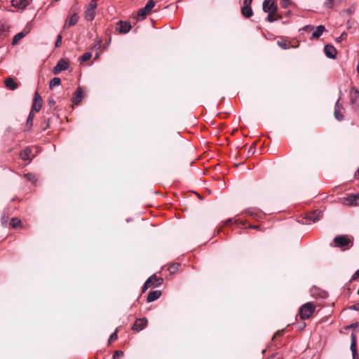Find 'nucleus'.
<instances>
[{"label":"nucleus","mask_w":359,"mask_h":359,"mask_svg":"<svg viewBox=\"0 0 359 359\" xmlns=\"http://www.w3.org/2000/svg\"><path fill=\"white\" fill-rule=\"evenodd\" d=\"M316 309L313 304L308 302L302 305L299 311V314L301 319H307L311 316Z\"/></svg>","instance_id":"obj_1"},{"label":"nucleus","mask_w":359,"mask_h":359,"mask_svg":"<svg viewBox=\"0 0 359 359\" xmlns=\"http://www.w3.org/2000/svg\"><path fill=\"white\" fill-rule=\"evenodd\" d=\"M97 7V0H91L84 11V18L88 21L94 20Z\"/></svg>","instance_id":"obj_2"},{"label":"nucleus","mask_w":359,"mask_h":359,"mask_svg":"<svg viewBox=\"0 0 359 359\" xmlns=\"http://www.w3.org/2000/svg\"><path fill=\"white\" fill-rule=\"evenodd\" d=\"M163 283V279L156 277V275L150 276L145 282L142 292H145L150 287H158Z\"/></svg>","instance_id":"obj_3"},{"label":"nucleus","mask_w":359,"mask_h":359,"mask_svg":"<svg viewBox=\"0 0 359 359\" xmlns=\"http://www.w3.org/2000/svg\"><path fill=\"white\" fill-rule=\"evenodd\" d=\"M155 2L153 0H149L145 6L140 9L137 12V17L144 19L146 15L150 13L151 9L154 7Z\"/></svg>","instance_id":"obj_4"},{"label":"nucleus","mask_w":359,"mask_h":359,"mask_svg":"<svg viewBox=\"0 0 359 359\" xmlns=\"http://www.w3.org/2000/svg\"><path fill=\"white\" fill-rule=\"evenodd\" d=\"M68 67L69 62L65 59H61L57 62V65L54 67L53 72L54 74H58L62 71L67 69Z\"/></svg>","instance_id":"obj_5"},{"label":"nucleus","mask_w":359,"mask_h":359,"mask_svg":"<svg viewBox=\"0 0 359 359\" xmlns=\"http://www.w3.org/2000/svg\"><path fill=\"white\" fill-rule=\"evenodd\" d=\"M343 203L350 206L359 205V194L350 195L348 197L344 198Z\"/></svg>","instance_id":"obj_6"},{"label":"nucleus","mask_w":359,"mask_h":359,"mask_svg":"<svg viewBox=\"0 0 359 359\" xmlns=\"http://www.w3.org/2000/svg\"><path fill=\"white\" fill-rule=\"evenodd\" d=\"M41 106H42V98L39 95V93L37 92H36L34 94V97L33 100V103H32L31 111H34H34L38 112L41 109Z\"/></svg>","instance_id":"obj_7"},{"label":"nucleus","mask_w":359,"mask_h":359,"mask_svg":"<svg viewBox=\"0 0 359 359\" xmlns=\"http://www.w3.org/2000/svg\"><path fill=\"white\" fill-rule=\"evenodd\" d=\"M263 10L266 13L277 12V6L272 0H265L263 2Z\"/></svg>","instance_id":"obj_8"},{"label":"nucleus","mask_w":359,"mask_h":359,"mask_svg":"<svg viewBox=\"0 0 359 359\" xmlns=\"http://www.w3.org/2000/svg\"><path fill=\"white\" fill-rule=\"evenodd\" d=\"M147 324V320L145 318L137 319L132 329L136 332L143 330Z\"/></svg>","instance_id":"obj_9"},{"label":"nucleus","mask_w":359,"mask_h":359,"mask_svg":"<svg viewBox=\"0 0 359 359\" xmlns=\"http://www.w3.org/2000/svg\"><path fill=\"white\" fill-rule=\"evenodd\" d=\"M350 95L354 107L359 110V91L357 89L353 88L350 92Z\"/></svg>","instance_id":"obj_10"},{"label":"nucleus","mask_w":359,"mask_h":359,"mask_svg":"<svg viewBox=\"0 0 359 359\" xmlns=\"http://www.w3.org/2000/svg\"><path fill=\"white\" fill-rule=\"evenodd\" d=\"M335 246L337 247H345L351 242L350 239L346 236H337L334 239Z\"/></svg>","instance_id":"obj_11"},{"label":"nucleus","mask_w":359,"mask_h":359,"mask_svg":"<svg viewBox=\"0 0 359 359\" xmlns=\"http://www.w3.org/2000/svg\"><path fill=\"white\" fill-rule=\"evenodd\" d=\"M131 29V25L129 22L119 21L116 25V29L123 34L128 32Z\"/></svg>","instance_id":"obj_12"},{"label":"nucleus","mask_w":359,"mask_h":359,"mask_svg":"<svg viewBox=\"0 0 359 359\" xmlns=\"http://www.w3.org/2000/svg\"><path fill=\"white\" fill-rule=\"evenodd\" d=\"M79 17L78 14H76V13H74V14L69 15L65 22V24L64 25V29H66L67 27L75 25L77 23V22L79 21Z\"/></svg>","instance_id":"obj_13"},{"label":"nucleus","mask_w":359,"mask_h":359,"mask_svg":"<svg viewBox=\"0 0 359 359\" xmlns=\"http://www.w3.org/2000/svg\"><path fill=\"white\" fill-rule=\"evenodd\" d=\"M325 55L332 59H335L337 56V50L332 45H326L324 48Z\"/></svg>","instance_id":"obj_14"},{"label":"nucleus","mask_w":359,"mask_h":359,"mask_svg":"<svg viewBox=\"0 0 359 359\" xmlns=\"http://www.w3.org/2000/svg\"><path fill=\"white\" fill-rule=\"evenodd\" d=\"M4 83L6 88L11 90H15L18 87V84L11 77L6 78Z\"/></svg>","instance_id":"obj_15"},{"label":"nucleus","mask_w":359,"mask_h":359,"mask_svg":"<svg viewBox=\"0 0 359 359\" xmlns=\"http://www.w3.org/2000/svg\"><path fill=\"white\" fill-rule=\"evenodd\" d=\"M244 6H243L242 9H241V12H242V14L243 15V16H245V18H250L252 15V10L251 8V6H250V4H246V3H244Z\"/></svg>","instance_id":"obj_16"},{"label":"nucleus","mask_w":359,"mask_h":359,"mask_svg":"<svg viewBox=\"0 0 359 359\" xmlns=\"http://www.w3.org/2000/svg\"><path fill=\"white\" fill-rule=\"evenodd\" d=\"M83 99V91L81 88H79L74 93V96L72 97V102L77 104H79Z\"/></svg>","instance_id":"obj_17"},{"label":"nucleus","mask_w":359,"mask_h":359,"mask_svg":"<svg viewBox=\"0 0 359 359\" xmlns=\"http://www.w3.org/2000/svg\"><path fill=\"white\" fill-rule=\"evenodd\" d=\"M161 292L159 290H155V291L150 292L148 294L147 300L148 302H154V301L158 299L161 297Z\"/></svg>","instance_id":"obj_18"},{"label":"nucleus","mask_w":359,"mask_h":359,"mask_svg":"<svg viewBox=\"0 0 359 359\" xmlns=\"http://www.w3.org/2000/svg\"><path fill=\"white\" fill-rule=\"evenodd\" d=\"M13 6L22 9L26 7L27 5V0H12L11 1Z\"/></svg>","instance_id":"obj_19"},{"label":"nucleus","mask_w":359,"mask_h":359,"mask_svg":"<svg viewBox=\"0 0 359 359\" xmlns=\"http://www.w3.org/2000/svg\"><path fill=\"white\" fill-rule=\"evenodd\" d=\"M325 27L323 25H319L316 29L313 32L311 39H318L325 32Z\"/></svg>","instance_id":"obj_20"},{"label":"nucleus","mask_w":359,"mask_h":359,"mask_svg":"<svg viewBox=\"0 0 359 359\" xmlns=\"http://www.w3.org/2000/svg\"><path fill=\"white\" fill-rule=\"evenodd\" d=\"M351 351L352 352V355H355V354H358L357 353V348H356V344H357V337L355 336V334L354 333H352L351 334Z\"/></svg>","instance_id":"obj_21"},{"label":"nucleus","mask_w":359,"mask_h":359,"mask_svg":"<svg viewBox=\"0 0 359 359\" xmlns=\"http://www.w3.org/2000/svg\"><path fill=\"white\" fill-rule=\"evenodd\" d=\"M31 149L26 148L20 152V158L22 160H30L31 159Z\"/></svg>","instance_id":"obj_22"},{"label":"nucleus","mask_w":359,"mask_h":359,"mask_svg":"<svg viewBox=\"0 0 359 359\" xmlns=\"http://www.w3.org/2000/svg\"><path fill=\"white\" fill-rule=\"evenodd\" d=\"M28 32H29L28 31H26V32L23 31V32H21L17 34L16 35H15V36L13 39L12 43L13 45L18 43L20 39H22L23 37H25L27 34Z\"/></svg>","instance_id":"obj_23"},{"label":"nucleus","mask_w":359,"mask_h":359,"mask_svg":"<svg viewBox=\"0 0 359 359\" xmlns=\"http://www.w3.org/2000/svg\"><path fill=\"white\" fill-rule=\"evenodd\" d=\"M277 44L282 49H288L290 48H296L297 46L290 45V43L286 41H278Z\"/></svg>","instance_id":"obj_24"},{"label":"nucleus","mask_w":359,"mask_h":359,"mask_svg":"<svg viewBox=\"0 0 359 359\" xmlns=\"http://www.w3.org/2000/svg\"><path fill=\"white\" fill-rule=\"evenodd\" d=\"M342 0H325V2H324V6L326 7V8H333L335 5L339 4L341 2Z\"/></svg>","instance_id":"obj_25"},{"label":"nucleus","mask_w":359,"mask_h":359,"mask_svg":"<svg viewBox=\"0 0 359 359\" xmlns=\"http://www.w3.org/2000/svg\"><path fill=\"white\" fill-rule=\"evenodd\" d=\"M334 116L338 121H341L343 119V115L340 112L339 107V100L336 103L335 110H334Z\"/></svg>","instance_id":"obj_26"},{"label":"nucleus","mask_w":359,"mask_h":359,"mask_svg":"<svg viewBox=\"0 0 359 359\" xmlns=\"http://www.w3.org/2000/svg\"><path fill=\"white\" fill-rule=\"evenodd\" d=\"M277 12L268 13L267 20L270 22H274L275 20L279 19V17H276Z\"/></svg>","instance_id":"obj_27"},{"label":"nucleus","mask_w":359,"mask_h":359,"mask_svg":"<svg viewBox=\"0 0 359 359\" xmlns=\"http://www.w3.org/2000/svg\"><path fill=\"white\" fill-rule=\"evenodd\" d=\"M60 79L58 78V77H55L53 78L50 81V88H53L55 86H57L60 84Z\"/></svg>","instance_id":"obj_28"},{"label":"nucleus","mask_w":359,"mask_h":359,"mask_svg":"<svg viewBox=\"0 0 359 359\" xmlns=\"http://www.w3.org/2000/svg\"><path fill=\"white\" fill-rule=\"evenodd\" d=\"M179 267L180 264L178 263H175L169 266L168 270L170 273H174L179 269Z\"/></svg>","instance_id":"obj_29"},{"label":"nucleus","mask_w":359,"mask_h":359,"mask_svg":"<svg viewBox=\"0 0 359 359\" xmlns=\"http://www.w3.org/2000/svg\"><path fill=\"white\" fill-rule=\"evenodd\" d=\"M21 222L18 218H13L10 222V224L12 227L15 228L18 226L20 224Z\"/></svg>","instance_id":"obj_30"},{"label":"nucleus","mask_w":359,"mask_h":359,"mask_svg":"<svg viewBox=\"0 0 359 359\" xmlns=\"http://www.w3.org/2000/svg\"><path fill=\"white\" fill-rule=\"evenodd\" d=\"M92 54L90 53H86L80 57V60L81 62H85L90 60Z\"/></svg>","instance_id":"obj_31"},{"label":"nucleus","mask_w":359,"mask_h":359,"mask_svg":"<svg viewBox=\"0 0 359 359\" xmlns=\"http://www.w3.org/2000/svg\"><path fill=\"white\" fill-rule=\"evenodd\" d=\"M280 4L282 7L287 8L292 4L291 0H281Z\"/></svg>","instance_id":"obj_32"},{"label":"nucleus","mask_w":359,"mask_h":359,"mask_svg":"<svg viewBox=\"0 0 359 359\" xmlns=\"http://www.w3.org/2000/svg\"><path fill=\"white\" fill-rule=\"evenodd\" d=\"M117 339V331L116 330L110 337L109 339V344H110L111 341L116 340Z\"/></svg>","instance_id":"obj_33"},{"label":"nucleus","mask_w":359,"mask_h":359,"mask_svg":"<svg viewBox=\"0 0 359 359\" xmlns=\"http://www.w3.org/2000/svg\"><path fill=\"white\" fill-rule=\"evenodd\" d=\"M33 118H34V111H31L29 112V116L27 118V124H30V125L32 124Z\"/></svg>","instance_id":"obj_34"},{"label":"nucleus","mask_w":359,"mask_h":359,"mask_svg":"<svg viewBox=\"0 0 359 359\" xmlns=\"http://www.w3.org/2000/svg\"><path fill=\"white\" fill-rule=\"evenodd\" d=\"M62 36L61 34H59L57 36V40L55 41V46L56 47H59L60 46L61 43H62Z\"/></svg>","instance_id":"obj_35"},{"label":"nucleus","mask_w":359,"mask_h":359,"mask_svg":"<svg viewBox=\"0 0 359 359\" xmlns=\"http://www.w3.org/2000/svg\"><path fill=\"white\" fill-rule=\"evenodd\" d=\"M123 355V351H116L114 353L113 358L114 359H116V358H118L119 357L122 356Z\"/></svg>","instance_id":"obj_36"},{"label":"nucleus","mask_w":359,"mask_h":359,"mask_svg":"<svg viewBox=\"0 0 359 359\" xmlns=\"http://www.w3.org/2000/svg\"><path fill=\"white\" fill-rule=\"evenodd\" d=\"M320 215H321V212L320 211L316 212L315 217L313 219H312L313 222H316V221H318L320 219Z\"/></svg>","instance_id":"obj_37"},{"label":"nucleus","mask_w":359,"mask_h":359,"mask_svg":"<svg viewBox=\"0 0 359 359\" xmlns=\"http://www.w3.org/2000/svg\"><path fill=\"white\" fill-rule=\"evenodd\" d=\"M346 36V34L345 32L342 33L341 36L337 39V42H341Z\"/></svg>","instance_id":"obj_38"},{"label":"nucleus","mask_w":359,"mask_h":359,"mask_svg":"<svg viewBox=\"0 0 359 359\" xmlns=\"http://www.w3.org/2000/svg\"><path fill=\"white\" fill-rule=\"evenodd\" d=\"M358 326V323H353V324H351V325H348V326L346 327V329H353V328L357 327Z\"/></svg>","instance_id":"obj_39"},{"label":"nucleus","mask_w":359,"mask_h":359,"mask_svg":"<svg viewBox=\"0 0 359 359\" xmlns=\"http://www.w3.org/2000/svg\"><path fill=\"white\" fill-rule=\"evenodd\" d=\"M359 278V269L355 272L352 276V280H356Z\"/></svg>","instance_id":"obj_40"},{"label":"nucleus","mask_w":359,"mask_h":359,"mask_svg":"<svg viewBox=\"0 0 359 359\" xmlns=\"http://www.w3.org/2000/svg\"><path fill=\"white\" fill-rule=\"evenodd\" d=\"M311 29H312V28H311L310 26H309V25L305 26V27L303 28V29H304V30H305V31H310Z\"/></svg>","instance_id":"obj_41"},{"label":"nucleus","mask_w":359,"mask_h":359,"mask_svg":"<svg viewBox=\"0 0 359 359\" xmlns=\"http://www.w3.org/2000/svg\"><path fill=\"white\" fill-rule=\"evenodd\" d=\"M25 176H26V177L28 178V180H33V177H32V175L31 174H27Z\"/></svg>","instance_id":"obj_42"},{"label":"nucleus","mask_w":359,"mask_h":359,"mask_svg":"<svg viewBox=\"0 0 359 359\" xmlns=\"http://www.w3.org/2000/svg\"><path fill=\"white\" fill-rule=\"evenodd\" d=\"M232 222V219H229L226 221V224H231Z\"/></svg>","instance_id":"obj_43"},{"label":"nucleus","mask_w":359,"mask_h":359,"mask_svg":"<svg viewBox=\"0 0 359 359\" xmlns=\"http://www.w3.org/2000/svg\"><path fill=\"white\" fill-rule=\"evenodd\" d=\"M252 0H244V3L252 4Z\"/></svg>","instance_id":"obj_44"},{"label":"nucleus","mask_w":359,"mask_h":359,"mask_svg":"<svg viewBox=\"0 0 359 359\" xmlns=\"http://www.w3.org/2000/svg\"><path fill=\"white\" fill-rule=\"evenodd\" d=\"M353 359H359L358 356V354L353 355Z\"/></svg>","instance_id":"obj_45"},{"label":"nucleus","mask_w":359,"mask_h":359,"mask_svg":"<svg viewBox=\"0 0 359 359\" xmlns=\"http://www.w3.org/2000/svg\"><path fill=\"white\" fill-rule=\"evenodd\" d=\"M355 176H356L357 177H359V168H358V170L356 171V172H355Z\"/></svg>","instance_id":"obj_46"},{"label":"nucleus","mask_w":359,"mask_h":359,"mask_svg":"<svg viewBox=\"0 0 359 359\" xmlns=\"http://www.w3.org/2000/svg\"><path fill=\"white\" fill-rule=\"evenodd\" d=\"M357 72L359 74V61H358V65H357Z\"/></svg>","instance_id":"obj_47"},{"label":"nucleus","mask_w":359,"mask_h":359,"mask_svg":"<svg viewBox=\"0 0 359 359\" xmlns=\"http://www.w3.org/2000/svg\"><path fill=\"white\" fill-rule=\"evenodd\" d=\"M49 102H50V104H54V101H53V100H49Z\"/></svg>","instance_id":"obj_48"}]
</instances>
